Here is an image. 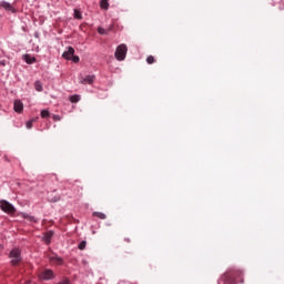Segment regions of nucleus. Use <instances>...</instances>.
<instances>
[{"label":"nucleus","instance_id":"f257e3e1","mask_svg":"<svg viewBox=\"0 0 284 284\" xmlns=\"http://www.w3.org/2000/svg\"><path fill=\"white\" fill-rule=\"evenodd\" d=\"M236 282L243 283V271L230 268L221 276L217 284H236Z\"/></svg>","mask_w":284,"mask_h":284},{"label":"nucleus","instance_id":"f03ea898","mask_svg":"<svg viewBox=\"0 0 284 284\" xmlns=\"http://www.w3.org/2000/svg\"><path fill=\"white\" fill-rule=\"evenodd\" d=\"M0 210L10 216H14V214H17V207L7 200H0Z\"/></svg>","mask_w":284,"mask_h":284},{"label":"nucleus","instance_id":"7ed1b4c3","mask_svg":"<svg viewBox=\"0 0 284 284\" xmlns=\"http://www.w3.org/2000/svg\"><path fill=\"white\" fill-rule=\"evenodd\" d=\"M126 54H128V45L125 43H122L116 47L114 55L118 61H125Z\"/></svg>","mask_w":284,"mask_h":284},{"label":"nucleus","instance_id":"20e7f679","mask_svg":"<svg viewBox=\"0 0 284 284\" xmlns=\"http://www.w3.org/2000/svg\"><path fill=\"white\" fill-rule=\"evenodd\" d=\"M9 257L11 258V265H19L21 263V250L12 248L9 253Z\"/></svg>","mask_w":284,"mask_h":284},{"label":"nucleus","instance_id":"39448f33","mask_svg":"<svg viewBox=\"0 0 284 284\" xmlns=\"http://www.w3.org/2000/svg\"><path fill=\"white\" fill-rule=\"evenodd\" d=\"M54 271L47 268L39 274L40 281H52L54 280Z\"/></svg>","mask_w":284,"mask_h":284},{"label":"nucleus","instance_id":"423d86ee","mask_svg":"<svg viewBox=\"0 0 284 284\" xmlns=\"http://www.w3.org/2000/svg\"><path fill=\"white\" fill-rule=\"evenodd\" d=\"M6 10V12H11V14H17V8H14V4L2 0L0 1V9Z\"/></svg>","mask_w":284,"mask_h":284},{"label":"nucleus","instance_id":"0eeeda50","mask_svg":"<svg viewBox=\"0 0 284 284\" xmlns=\"http://www.w3.org/2000/svg\"><path fill=\"white\" fill-rule=\"evenodd\" d=\"M94 79H97L95 75L81 77L80 83H82V85H92V83H94Z\"/></svg>","mask_w":284,"mask_h":284},{"label":"nucleus","instance_id":"6e6552de","mask_svg":"<svg viewBox=\"0 0 284 284\" xmlns=\"http://www.w3.org/2000/svg\"><path fill=\"white\" fill-rule=\"evenodd\" d=\"M74 54V48L68 47L67 51L62 53L63 59L67 61H71L72 55Z\"/></svg>","mask_w":284,"mask_h":284},{"label":"nucleus","instance_id":"1a4fd4ad","mask_svg":"<svg viewBox=\"0 0 284 284\" xmlns=\"http://www.w3.org/2000/svg\"><path fill=\"white\" fill-rule=\"evenodd\" d=\"M22 59L23 61H26V63H28V65H32V63H37V58L28 53L23 54Z\"/></svg>","mask_w":284,"mask_h":284},{"label":"nucleus","instance_id":"9d476101","mask_svg":"<svg viewBox=\"0 0 284 284\" xmlns=\"http://www.w3.org/2000/svg\"><path fill=\"white\" fill-rule=\"evenodd\" d=\"M13 110L14 112H18V114H21V112H23V102H21V100H16L13 103Z\"/></svg>","mask_w":284,"mask_h":284},{"label":"nucleus","instance_id":"9b49d317","mask_svg":"<svg viewBox=\"0 0 284 284\" xmlns=\"http://www.w3.org/2000/svg\"><path fill=\"white\" fill-rule=\"evenodd\" d=\"M52 236H54V232L52 231L44 233L43 241L47 245H50V243H52Z\"/></svg>","mask_w":284,"mask_h":284},{"label":"nucleus","instance_id":"f8f14e48","mask_svg":"<svg viewBox=\"0 0 284 284\" xmlns=\"http://www.w3.org/2000/svg\"><path fill=\"white\" fill-rule=\"evenodd\" d=\"M51 263H53L54 265H63V258L54 255L50 257Z\"/></svg>","mask_w":284,"mask_h":284},{"label":"nucleus","instance_id":"ddd939ff","mask_svg":"<svg viewBox=\"0 0 284 284\" xmlns=\"http://www.w3.org/2000/svg\"><path fill=\"white\" fill-rule=\"evenodd\" d=\"M70 103H79L81 101V95L79 94H73L69 97Z\"/></svg>","mask_w":284,"mask_h":284},{"label":"nucleus","instance_id":"4468645a","mask_svg":"<svg viewBox=\"0 0 284 284\" xmlns=\"http://www.w3.org/2000/svg\"><path fill=\"white\" fill-rule=\"evenodd\" d=\"M34 88H36L37 92H43V84L41 83V81L37 80L34 82Z\"/></svg>","mask_w":284,"mask_h":284},{"label":"nucleus","instance_id":"2eb2a0df","mask_svg":"<svg viewBox=\"0 0 284 284\" xmlns=\"http://www.w3.org/2000/svg\"><path fill=\"white\" fill-rule=\"evenodd\" d=\"M100 8L102 10H108V8H110V2H108V0H101L100 1Z\"/></svg>","mask_w":284,"mask_h":284},{"label":"nucleus","instance_id":"dca6fc26","mask_svg":"<svg viewBox=\"0 0 284 284\" xmlns=\"http://www.w3.org/2000/svg\"><path fill=\"white\" fill-rule=\"evenodd\" d=\"M93 216L101 219V221H105V219H108V215H105V213H101V212H93Z\"/></svg>","mask_w":284,"mask_h":284},{"label":"nucleus","instance_id":"f3484780","mask_svg":"<svg viewBox=\"0 0 284 284\" xmlns=\"http://www.w3.org/2000/svg\"><path fill=\"white\" fill-rule=\"evenodd\" d=\"M48 199L51 203H57L58 201H61V195H55L53 197L52 195H49Z\"/></svg>","mask_w":284,"mask_h":284},{"label":"nucleus","instance_id":"a211bd4d","mask_svg":"<svg viewBox=\"0 0 284 284\" xmlns=\"http://www.w3.org/2000/svg\"><path fill=\"white\" fill-rule=\"evenodd\" d=\"M73 17L74 19H78V20L83 19V16L81 14V11L79 9H74Z\"/></svg>","mask_w":284,"mask_h":284},{"label":"nucleus","instance_id":"6ab92c4d","mask_svg":"<svg viewBox=\"0 0 284 284\" xmlns=\"http://www.w3.org/2000/svg\"><path fill=\"white\" fill-rule=\"evenodd\" d=\"M41 119H48L50 116V111L42 110L40 113Z\"/></svg>","mask_w":284,"mask_h":284},{"label":"nucleus","instance_id":"aec40b11","mask_svg":"<svg viewBox=\"0 0 284 284\" xmlns=\"http://www.w3.org/2000/svg\"><path fill=\"white\" fill-rule=\"evenodd\" d=\"M146 63H149V65H152V63H156V59H154L153 55H149L146 58Z\"/></svg>","mask_w":284,"mask_h":284},{"label":"nucleus","instance_id":"412c9836","mask_svg":"<svg viewBox=\"0 0 284 284\" xmlns=\"http://www.w3.org/2000/svg\"><path fill=\"white\" fill-rule=\"evenodd\" d=\"M88 245V242L87 241H82V242H80V244L78 245V248L79 250H81V251H83V250H85V246Z\"/></svg>","mask_w":284,"mask_h":284},{"label":"nucleus","instance_id":"4be33fe9","mask_svg":"<svg viewBox=\"0 0 284 284\" xmlns=\"http://www.w3.org/2000/svg\"><path fill=\"white\" fill-rule=\"evenodd\" d=\"M98 32H99V34H110L108 29H104L102 27L98 28Z\"/></svg>","mask_w":284,"mask_h":284},{"label":"nucleus","instance_id":"5701e85b","mask_svg":"<svg viewBox=\"0 0 284 284\" xmlns=\"http://www.w3.org/2000/svg\"><path fill=\"white\" fill-rule=\"evenodd\" d=\"M33 123H34V120H29V121L26 123L27 130H32Z\"/></svg>","mask_w":284,"mask_h":284},{"label":"nucleus","instance_id":"b1692460","mask_svg":"<svg viewBox=\"0 0 284 284\" xmlns=\"http://www.w3.org/2000/svg\"><path fill=\"white\" fill-rule=\"evenodd\" d=\"M23 219H27L28 221H33L34 223H37V219L32 215L24 214Z\"/></svg>","mask_w":284,"mask_h":284},{"label":"nucleus","instance_id":"393cba45","mask_svg":"<svg viewBox=\"0 0 284 284\" xmlns=\"http://www.w3.org/2000/svg\"><path fill=\"white\" fill-rule=\"evenodd\" d=\"M58 284H70V278L63 277Z\"/></svg>","mask_w":284,"mask_h":284},{"label":"nucleus","instance_id":"a878e982","mask_svg":"<svg viewBox=\"0 0 284 284\" xmlns=\"http://www.w3.org/2000/svg\"><path fill=\"white\" fill-rule=\"evenodd\" d=\"M71 61H73V63H79V61H80V58L78 57V55H72L71 57Z\"/></svg>","mask_w":284,"mask_h":284},{"label":"nucleus","instance_id":"bb28decb","mask_svg":"<svg viewBox=\"0 0 284 284\" xmlns=\"http://www.w3.org/2000/svg\"><path fill=\"white\" fill-rule=\"evenodd\" d=\"M108 32H112V30H114V23L110 24L108 28H106Z\"/></svg>","mask_w":284,"mask_h":284},{"label":"nucleus","instance_id":"cd10ccee","mask_svg":"<svg viewBox=\"0 0 284 284\" xmlns=\"http://www.w3.org/2000/svg\"><path fill=\"white\" fill-rule=\"evenodd\" d=\"M0 65H1L2 68H6V65H8V61L1 60V61H0Z\"/></svg>","mask_w":284,"mask_h":284},{"label":"nucleus","instance_id":"c85d7f7f","mask_svg":"<svg viewBox=\"0 0 284 284\" xmlns=\"http://www.w3.org/2000/svg\"><path fill=\"white\" fill-rule=\"evenodd\" d=\"M52 119H53V121H60L61 120V115L53 114Z\"/></svg>","mask_w":284,"mask_h":284},{"label":"nucleus","instance_id":"c756f323","mask_svg":"<svg viewBox=\"0 0 284 284\" xmlns=\"http://www.w3.org/2000/svg\"><path fill=\"white\" fill-rule=\"evenodd\" d=\"M124 241H125L126 243H131L130 237H125Z\"/></svg>","mask_w":284,"mask_h":284},{"label":"nucleus","instance_id":"7c9ffc66","mask_svg":"<svg viewBox=\"0 0 284 284\" xmlns=\"http://www.w3.org/2000/svg\"><path fill=\"white\" fill-rule=\"evenodd\" d=\"M34 37H39V33H36Z\"/></svg>","mask_w":284,"mask_h":284}]
</instances>
